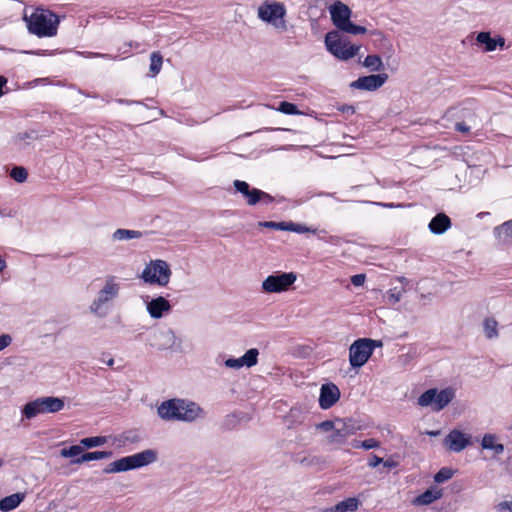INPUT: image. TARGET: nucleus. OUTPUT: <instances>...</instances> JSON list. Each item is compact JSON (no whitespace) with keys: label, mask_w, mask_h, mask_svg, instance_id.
I'll return each mask as SVG.
<instances>
[{"label":"nucleus","mask_w":512,"mask_h":512,"mask_svg":"<svg viewBox=\"0 0 512 512\" xmlns=\"http://www.w3.org/2000/svg\"><path fill=\"white\" fill-rule=\"evenodd\" d=\"M158 415L165 421H181L191 423L203 418L205 412L196 402L188 399L172 398L163 401L157 408Z\"/></svg>","instance_id":"f257e3e1"},{"label":"nucleus","mask_w":512,"mask_h":512,"mask_svg":"<svg viewBox=\"0 0 512 512\" xmlns=\"http://www.w3.org/2000/svg\"><path fill=\"white\" fill-rule=\"evenodd\" d=\"M28 31L38 37H53L57 34L59 17L48 9L37 8L29 17H24Z\"/></svg>","instance_id":"f03ea898"},{"label":"nucleus","mask_w":512,"mask_h":512,"mask_svg":"<svg viewBox=\"0 0 512 512\" xmlns=\"http://www.w3.org/2000/svg\"><path fill=\"white\" fill-rule=\"evenodd\" d=\"M157 460V452L153 449H146L139 453L122 457L110 464L104 469L103 473H120L133 469H138L147 466Z\"/></svg>","instance_id":"7ed1b4c3"},{"label":"nucleus","mask_w":512,"mask_h":512,"mask_svg":"<svg viewBox=\"0 0 512 512\" xmlns=\"http://www.w3.org/2000/svg\"><path fill=\"white\" fill-rule=\"evenodd\" d=\"M65 406L62 398L47 396L40 397L26 403L22 408V416L26 419H33L39 414L56 413Z\"/></svg>","instance_id":"20e7f679"},{"label":"nucleus","mask_w":512,"mask_h":512,"mask_svg":"<svg viewBox=\"0 0 512 512\" xmlns=\"http://www.w3.org/2000/svg\"><path fill=\"white\" fill-rule=\"evenodd\" d=\"M325 45L327 50L340 60L351 59L360 50V46L350 44L347 39L341 38L338 31H331L326 34Z\"/></svg>","instance_id":"39448f33"},{"label":"nucleus","mask_w":512,"mask_h":512,"mask_svg":"<svg viewBox=\"0 0 512 512\" xmlns=\"http://www.w3.org/2000/svg\"><path fill=\"white\" fill-rule=\"evenodd\" d=\"M286 7L282 2H268L265 1L258 8V17L269 24H272L276 29L281 31L287 30V22L285 20Z\"/></svg>","instance_id":"423d86ee"},{"label":"nucleus","mask_w":512,"mask_h":512,"mask_svg":"<svg viewBox=\"0 0 512 512\" xmlns=\"http://www.w3.org/2000/svg\"><path fill=\"white\" fill-rule=\"evenodd\" d=\"M120 285L116 282L114 276L106 278L104 287L98 292L97 297L90 305V311L98 316H106L105 305L118 297Z\"/></svg>","instance_id":"0eeeda50"},{"label":"nucleus","mask_w":512,"mask_h":512,"mask_svg":"<svg viewBox=\"0 0 512 512\" xmlns=\"http://www.w3.org/2000/svg\"><path fill=\"white\" fill-rule=\"evenodd\" d=\"M455 397L453 388L448 387L438 391L436 388H430L422 393L417 403L421 407L432 406L434 411L444 409Z\"/></svg>","instance_id":"6e6552de"},{"label":"nucleus","mask_w":512,"mask_h":512,"mask_svg":"<svg viewBox=\"0 0 512 512\" xmlns=\"http://www.w3.org/2000/svg\"><path fill=\"white\" fill-rule=\"evenodd\" d=\"M171 269L164 260L151 261L142 271L141 278L145 283L166 286L169 283Z\"/></svg>","instance_id":"1a4fd4ad"},{"label":"nucleus","mask_w":512,"mask_h":512,"mask_svg":"<svg viewBox=\"0 0 512 512\" xmlns=\"http://www.w3.org/2000/svg\"><path fill=\"white\" fill-rule=\"evenodd\" d=\"M148 345L159 351L178 349L181 345L174 331L170 328H158L153 330L147 339Z\"/></svg>","instance_id":"9d476101"},{"label":"nucleus","mask_w":512,"mask_h":512,"mask_svg":"<svg viewBox=\"0 0 512 512\" xmlns=\"http://www.w3.org/2000/svg\"><path fill=\"white\" fill-rule=\"evenodd\" d=\"M296 279L294 272H275L265 278L262 289L266 293H280L288 290Z\"/></svg>","instance_id":"9b49d317"},{"label":"nucleus","mask_w":512,"mask_h":512,"mask_svg":"<svg viewBox=\"0 0 512 512\" xmlns=\"http://www.w3.org/2000/svg\"><path fill=\"white\" fill-rule=\"evenodd\" d=\"M368 338H360L352 343L349 348V362L353 368H361L371 357V346Z\"/></svg>","instance_id":"f8f14e48"},{"label":"nucleus","mask_w":512,"mask_h":512,"mask_svg":"<svg viewBox=\"0 0 512 512\" xmlns=\"http://www.w3.org/2000/svg\"><path fill=\"white\" fill-rule=\"evenodd\" d=\"M387 80L388 75L386 73L371 74L359 77L350 84V87L359 90L375 91L382 87Z\"/></svg>","instance_id":"ddd939ff"},{"label":"nucleus","mask_w":512,"mask_h":512,"mask_svg":"<svg viewBox=\"0 0 512 512\" xmlns=\"http://www.w3.org/2000/svg\"><path fill=\"white\" fill-rule=\"evenodd\" d=\"M340 398V390L333 383H326L321 386L319 406L326 410L331 408Z\"/></svg>","instance_id":"4468645a"},{"label":"nucleus","mask_w":512,"mask_h":512,"mask_svg":"<svg viewBox=\"0 0 512 512\" xmlns=\"http://www.w3.org/2000/svg\"><path fill=\"white\" fill-rule=\"evenodd\" d=\"M259 352L256 348L249 349L240 358H229L225 360L224 364L228 368L240 369L244 366L250 368L257 364Z\"/></svg>","instance_id":"2eb2a0df"},{"label":"nucleus","mask_w":512,"mask_h":512,"mask_svg":"<svg viewBox=\"0 0 512 512\" xmlns=\"http://www.w3.org/2000/svg\"><path fill=\"white\" fill-rule=\"evenodd\" d=\"M329 10L332 22L339 30L350 21L351 10L346 4L337 1Z\"/></svg>","instance_id":"dca6fc26"},{"label":"nucleus","mask_w":512,"mask_h":512,"mask_svg":"<svg viewBox=\"0 0 512 512\" xmlns=\"http://www.w3.org/2000/svg\"><path fill=\"white\" fill-rule=\"evenodd\" d=\"M146 308L151 318L160 319L171 311L172 306L166 298L158 296L147 301Z\"/></svg>","instance_id":"f3484780"},{"label":"nucleus","mask_w":512,"mask_h":512,"mask_svg":"<svg viewBox=\"0 0 512 512\" xmlns=\"http://www.w3.org/2000/svg\"><path fill=\"white\" fill-rule=\"evenodd\" d=\"M445 442L449 444V449L454 452H461L467 446L471 445V436L466 435L459 430H452L445 438Z\"/></svg>","instance_id":"a211bd4d"},{"label":"nucleus","mask_w":512,"mask_h":512,"mask_svg":"<svg viewBox=\"0 0 512 512\" xmlns=\"http://www.w3.org/2000/svg\"><path fill=\"white\" fill-rule=\"evenodd\" d=\"M233 186L236 192H239L244 198H246L248 205L255 206L259 203V196H261L260 189L250 188V185L242 180H234Z\"/></svg>","instance_id":"6ab92c4d"},{"label":"nucleus","mask_w":512,"mask_h":512,"mask_svg":"<svg viewBox=\"0 0 512 512\" xmlns=\"http://www.w3.org/2000/svg\"><path fill=\"white\" fill-rule=\"evenodd\" d=\"M451 227V219L443 212L437 213L429 222L428 228L432 234L442 235Z\"/></svg>","instance_id":"aec40b11"},{"label":"nucleus","mask_w":512,"mask_h":512,"mask_svg":"<svg viewBox=\"0 0 512 512\" xmlns=\"http://www.w3.org/2000/svg\"><path fill=\"white\" fill-rule=\"evenodd\" d=\"M443 496L442 489L435 486L430 487L422 494L414 498L412 503L417 506L429 505Z\"/></svg>","instance_id":"412c9836"},{"label":"nucleus","mask_w":512,"mask_h":512,"mask_svg":"<svg viewBox=\"0 0 512 512\" xmlns=\"http://www.w3.org/2000/svg\"><path fill=\"white\" fill-rule=\"evenodd\" d=\"M498 436L496 434H484L481 440V447L484 450L493 451L494 456L501 455L504 452V445L497 442Z\"/></svg>","instance_id":"4be33fe9"},{"label":"nucleus","mask_w":512,"mask_h":512,"mask_svg":"<svg viewBox=\"0 0 512 512\" xmlns=\"http://www.w3.org/2000/svg\"><path fill=\"white\" fill-rule=\"evenodd\" d=\"M25 499L24 493H14L0 500V510L9 512L16 509Z\"/></svg>","instance_id":"5701e85b"},{"label":"nucleus","mask_w":512,"mask_h":512,"mask_svg":"<svg viewBox=\"0 0 512 512\" xmlns=\"http://www.w3.org/2000/svg\"><path fill=\"white\" fill-rule=\"evenodd\" d=\"M112 451H93V452H82L80 457L71 460V464L80 465L84 462L106 459L112 457Z\"/></svg>","instance_id":"b1692460"},{"label":"nucleus","mask_w":512,"mask_h":512,"mask_svg":"<svg viewBox=\"0 0 512 512\" xmlns=\"http://www.w3.org/2000/svg\"><path fill=\"white\" fill-rule=\"evenodd\" d=\"M360 502L357 498H347L333 507L327 508L324 512H348L357 510Z\"/></svg>","instance_id":"393cba45"},{"label":"nucleus","mask_w":512,"mask_h":512,"mask_svg":"<svg viewBox=\"0 0 512 512\" xmlns=\"http://www.w3.org/2000/svg\"><path fill=\"white\" fill-rule=\"evenodd\" d=\"M336 423L347 436L355 434L362 429V425L353 418L337 419Z\"/></svg>","instance_id":"a878e982"},{"label":"nucleus","mask_w":512,"mask_h":512,"mask_svg":"<svg viewBox=\"0 0 512 512\" xmlns=\"http://www.w3.org/2000/svg\"><path fill=\"white\" fill-rule=\"evenodd\" d=\"M362 64L373 72H380L384 70L383 61L377 54L367 55Z\"/></svg>","instance_id":"bb28decb"},{"label":"nucleus","mask_w":512,"mask_h":512,"mask_svg":"<svg viewBox=\"0 0 512 512\" xmlns=\"http://www.w3.org/2000/svg\"><path fill=\"white\" fill-rule=\"evenodd\" d=\"M477 44L483 45L485 51L492 52L495 50V40L491 37L490 32L482 31L476 36Z\"/></svg>","instance_id":"cd10ccee"},{"label":"nucleus","mask_w":512,"mask_h":512,"mask_svg":"<svg viewBox=\"0 0 512 512\" xmlns=\"http://www.w3.org/2000/svg\"><path fill=\"white\" fill-rule=\"evenodd\" d=\"M143 233L141 231L136 230H128V229H117L113 233V239L114 240H129V239H135V238H141Z\"/></svg>","instance_id":"c85d7f7f"},{"label":"nucleus","mask_w":512,"mask_h":512,"mask_svg":"<svg viewBox=\"0 0 512 512\" xmlns=\"http://www.w3.org/2000/svg\"><path fill=\"white\" fill-rule=\"evenodd\" d=\"M108 440V437L106 436H93V437H86L82 438L80 440V444L83 446V448H94L104 445Z\"/></svg>","instance_id":"c756f323"},{"label":"nucleus","mask_w":512,"mask_h":512,"mask_svg":"<svg viewBox=\"0 0 512 512\" xmlns=\"http://www.w3.org/2000/svg\"><path fill=\"white\" fill-rule=\"evenodd\" d=\"M163 57L160 52H153L150 55V72L152 76L157 75L162 67Z\"/></svg>","instance_id":"7c9ffc66"},{"label":"nucleus","mask_w":512,"mask_h":512,"mask_svg":"<svg viewBox=\"0 0 512 512\" xmlns=\"http://www.w3.org/2000/svg\"><path fill=\"white\" fill-rule=\"evenodd\" d=\"M84 448L81 444L79 445H72L69 448H63L60 451V455L64 458H77L82 455Z\"/></svg>","instance_id":"2f4dec72"},{"label":"nucleus","mask_w":512,"mask_h":512,"mask_svg":"<svg viewBox=\"0 0 512 512\" xmlns=\"http://www.w3.org/2000/svg\"><path fill=\"white\" fill-rule=\"evenodd\" d=\"M347 437L348 436L338 426L336 429H334L332 434H330L327 437V441H328L329 444L341 445V444H344L346 442Z\"/></svg>","instance_id":"473e14b6"},{"label":"nucleus","mask_w":512,"mask_h":512,"mask_svg":"<svg viewBox=\"0 0 512 512\" xmlns=\"http://www.w3.org/2000/svg\"><path fill=\"white\" fill-rule=\"evenodd\" d=\"M10 177L18 183H23L27 180L28 172L22 166H14L11 169Z\"/></svg>","instance_id":"72a5a7b5"},{"label":"nucleus","mask_w":512,"mask_h":512,"mask_svg":"<svg viewBox=\"0 0 512 512\" xmlns=\"http://www.w3.org/2000/svg\"><path fill=\"white\" fill-rule=\"evenodd\" d=\"M497 321L492 318H487L484 321V331L486 334V337L489 339H492L498 335L497 331Z\"/></svg>","instance_id":"f704fd0d"},{"label":"nucleus","mask_w":512,"mask_h":512,"mask_svg":"<svg viewBox=\"0 0 512 512\" xmlns=\"http://www.w3.org/2000/svg\"><path fill=\"white\" fill-rule=\"evenodd\" d=\"M494 233L497 237L499 238H502V235H504V241L507 239V238H511L512 237V225L510 223V220L509 221H506L504 222L502 225L500 226H497L495 229H494Z\"/></svg>","instance_id":"c9c22d12"},{"label":"nucleus","mask_w":512,"mask_h":512,"mask_svg":"<svg viewBox=\"0 0 512 512\" xmlns=\"http://www.w3.org/2000/svg\"><path fill=\"white\" fill-rule=\"evenodd\" d=\"M454 475V471L448 467H442L435 475L434 482L443 483L450 480Z\"/></svg>","instance_id":"e433bc0d"},{"label":"nucleus","mask_w":512,"mask_h":512,"mask_svg":"<svg viewBox=\"0 0 512 512\" xmlns=\"http://www.w3.org/2000/svg\"><path fill=\"white\" fill-rule=\"evenodd\" d=\"M340 30L353 35L365 34L367 31L364 26L354 24L351 20L347 22Z\"/></svg>","instance_id":"4c0bfd02"},{"label":"nucleus","mask_w":512,"mask_h":512,"mask_svg":"<svg viewBox=\"0 0 512 512\" xmlns=\"http://www.w3.org/2000/svg\"><path fill=\"white\" fill-rule=\"evenodd\" d=\"M278 111L286 114V115H297L300 114L298 107L291 102L282 101L279 104V107L277 109Z\"/></svg>","instance_id":"58836bf2"},{"label":"nucleus","mask_w":512,"mask_h":512,"mask_svg":"<svg viewBox=\"0 0 512 512\" xmlns=\"http://www.w3.org/2000/svg\"><path fill=\"white\" fill-rule=\"evenodd\" d=\"M259 225L265 228L288 231V222L263 221Z\"/></svg>","instance_id":"ea45409f"},{"label":"nucleus","mask_w":512,"mask_h":512,"mask_svg":"<svg viewBox=\"0 0 512 512\" xmlns=\"http://www.w3.org/2000/svg\"><path fill=\"white\" fill-rule=\"evenodd\" d=\"M39 138V134L35 130H30L22 133H18L16 136L17 141H25L27 139L36 140Z\"/></svg>","instance_id":"a19ab883"},{"label":"nucleus","mask_w":512,"mask_h":512,"mask_svg":"<svg viewBox=\"0 0 512 512\" xmlns=\"http://www.w3.org/2000/svg\"><path fill=\"white\" fill-rule=\"evenodd\" d=\"M288 231L296 232V233H306V232H310L311 229L304 225H301V224H297L294 222H288Z\"/></svg>","instance_id":"79ce46f5"},{"label":"nucleus","mask_w":512,"mask_h":512,"mask_svg":"<svg viewBox=\"0 0 512 512\" xmlns=\"http://www.w3.org/2000/svg\"><path fill=\"white\" fill-rule=\"evenodd\" d=\"M402 297V292L400 290H397L396 288L390 289L388 291V301L391 304H395L400 301Z\"/></svg>","instance_id":"37998d69"},{"label":"nucleus","mask_w":512,"mask_h":512,"mask_svg":"<svg viewBox=\"0 0 512 512\" xmlns=\"http://www.w3.org/2000/svg\"><path fill=\"white\" fill-rule=\"evenodd\" d=\"M316 428L324 432H329L335 429V422L332 420H325L317 424Z\"/></svg>","instance_id":"c03bdc74"},{"label":"nucleus","mask_w":512,"mask_h":512,"mask_svg":"<svg viewBox=\"0 0 512 512\" xmlns=\"http://www.w3.org/2000/svg\"><path fill=\"white\" fill-rule=\"evenodd\" d=\"M380 445L379 441L373 439V438H370V439H366L364 441L361 442L360 446L362 449H365V450H370V449H374V448H378Z\"/></svg>","instance_id":"a18cd8bd"},{"label":"nucleus","mask_w":512,"mask_h":512,"mask_svg":"<svg viewBox=\"0 0 512 512\" xmlns=\"http://www.w3.org/2000/svg\"><path fill=\"white\" fill-rule=\"evenodd\" d=\"M12 343V337L9 334L0 335V351L7 348Z\"/></svg>","instance_id":"49530a36"},{"label":"nucleus","mask_w":512,"mask_h":512,"mask_svg":"<svg viewBox=\"0 0 512 512\" xmlns=\"http://www.w3.org/2000/svg\"><path fill=\"white\" fill-rule=\"evenodd\" d=\"M496 509L498 512H512V501H503L500 502Z\"/></svg>","instance_id":"de8ad7c7"},{"label":"nucleus","mask_w":512,"mask_h":512,"mask_svg":"<svg viewBox=\"0 0 512 512\" xmlns=\"http://www.w3.org/2000/svg\"><path fill=\"white\" fill-rule=\"evenodd\" d=\"M365 279H366V276L365 274H355L351 277V283L354 285V286H361L364 284L365 282Z\"/></svg>","instance_id":"09e8293b"},{"label":"nucleus","mask_w":512,"mask_h":512,"mask_svg":"<svg viewBox=\"0 0 512 512\" xmlns=\"http://www.w3.org/2000/svg\"><path fill=\"white\" fill-rule=\"evenodd\" d=\"M274 201V197L270 194L264 192L261 190V196H259V203L262 202L263 204H270Z\"/></svg>","instance_id":"8fccbe9b"},{"label":"nucleus","mask_w":512,"mask_h":512,"mask_svg":"<svg viewBox=\"0 0 512 512\" xmlns=\"http://www.w3.org/2000/svg\"><path fill=\"white\" fill-rule=\"evenodd\" d=\"M383 462V459L373 454L368 462V466L371 468L377 467L379 464Z\"/></svg>","instance_id":"3c124183"},{"label":"nucleus","mask_w":512,"mask_h":512,"mask_svg":"<svg viewBox=\"0 0 512 512\" xmlns=\"http://www.w3.org/2000/svg\"><path fill=\"white\" fill-rule=\"evenodd\" d=\"M455 130L461 133H468L470 131V126L465 122H457L455 124Z\"/></svg>","instance_id":"603ef678"},{"label":"nucleus","mask_w":512,"mask_h":512,"mask_svg":"<svg viewBox=\"0 0 512 512\" xmlns=\"http://www.w3.org/2000/svg\"><path fill=\"white\" fill-rule=\"evenodd\" d=\"M117 103L119 104H123V105H134V104H137V105H142L143 103L141 101H137V100H128V99H123V98H118L115 100Z\"/></svg>","instance_id":"864d4df0"},{"label":"nucleus","mask_w":512,"mask_h":512,"mask_svg":"<svg viewBox=\"0 0 512 512\" xmlns=\"http://www.w3.org/2000/svg\"><path fill=\"white\" fill-rule=\"evenodd\" d=\"M124 439L126 441L131 442V443H134V442L139 441L140 438H139V436L137 434L132 433V432H128L127 435H124Z\"/></svg>","instance_id":"5fc2aeb1"},{"label":"nucleus","mask_w":512,"mask_h":512,"mask_svg":"<svg viewBox=\"0 0 512 512\" xmlns=\"http://www.w3.org/2000/svg\"><path fill=\"white\" fill-rule=\"evenodd\" d=\"M16 215V211L12 209H0V216L2 217H14Z\"/></svg>","instance_id":"6e6d98bb"},{"label":"nucleus","mask_w":512,"mask_h":512,"mask_svg":"<svg viewBox=\"0 0 512 512\" xmlns=\"http://www.w3.org/2000/svg\"><path fill=\"white\" fill-rule=\"evenodd\" d=\"M495 40V49L499 47L500 49H503L505 46V39L502 36H497L494 38Z\"/></svg>","instance_id":"4d7b16f0"},{"label":"nucleus","mask_w":512,"mask_h":512,"mask_svg":"<svg viewBox=\"0 0 512 512\" xmlns=\"http://www.w3.org/2000/svg\"><path fill=\"white\" fill-rule=\"evenodd\" d=\"M368 345L371 346V353H373V350L375 347H381L382 346V342L380 340H373V339H370L368 338Z\"/></svg>","instance_id":"13d9d810"},{"label":"nucleus","mask_w":512,"mask_h":512,"mask_svg":"<svg viewBox=\"0 0 512 512\" xmlns=\"http://www.w3.org/2000/svg\"><path fill=\"white\" fill-rule=\"evenodd\" d=\"M343 113H349V114H354L355 113V108L351 105H344L342 106V108L340 109Z\"/></svg>","instance_id":"bf43d9fd"},{"label":"nucleus","mask_w":512,"mask_h":512,"mask_svg":"<svg viewBox=\"0 0 512 512\" xmlns=\"http://www.w3.org/2000/svg\"><path fill=\"white\" fill-rule=\"evenodd\" d=\"M105 356H106V354H105V353H103V354H102L101 361H102V362H104V363H106V364H107L108 366H110V367H111V366H113V364H114V359H113L112 357H110L109 359H105Z\"/></svg>","instance_id":"052dcab7"},{"label":"nucleus","mask_w":512,"mask_h":512,"mask_svg":"<svg viewBox=\"0 0 512 512\" xmlns=\"http://www.w3.org/2000/svg\"><path fill=\"white\" fill-rule=\"evenodd\" d=\"M7 84V78L0 76V97L3 95V87Z\"/></svg>","instance_id":"680f3d73"},{"label":"nucleus","mask_w":512,"mask_h":512,"mask_svg":"<svg viewBox=\"0 0 512 512\" xmlns=\"http://www.w3.org/2000/svg\"><path fill=\"white\" fill-rule=\"evenodd\" d=\"M382 463L387 468H394V467L397 466V463L395 461H393V460H386V461L383 460Z\"/></svg>","instance_id":"e2e57ef3"},{"label":"nucleus","mask_w":512,"mask_h":512,"mask_svg":"<svg viewBox=\"0 0 512 512\" xmlns=\"http://www.w3.org/2000/svg\"><path fill=\"white\" fill-rule=\"evenodd\" d=\"M7 267L5 260L0 257V272H2Z\"/></svg>","instance_id":"0e129e2a"},{"label":"nucleus","mask_w":512,"mask_h":512,"mask_svg":"<svg viewBox=\"0 0 512 512\" xmlns=\"http://www.w3.org/2000/svg\"><path fill=\"white\" fill-rule=\"evenodd\" d=\"M235 418H236V414L228 415V416L226 417V420H225V425H226L228 422H232Z\"/></svg>","instance_id":"69168bd1"},{"label":"nucleus","mask_w":512,"mask_h":512,"mask_svg":"<svg viewBox=\"0 0 512 512\" xmlns=\"http://www.w3.org/2000/svg\"><path fill=\"white\" fill-rule=\"evenodd\" d=\"M361 442H362V441L354 440V441L352 442V446H353L354 448H361V446H360Z\"/></svg>","instance_id":"338daca9"},{"label":"nucleus","mask_w":512,"mask_h":512,"mask_svg":"<svg viewBox=\"0 0 512 512\" xmlns=\"http://www.w3.org/2000/svg\"><path fill=\"white\" fill-rule=\"evenodd\" d=\"M315 459H316V458H313V459L309 460V461L307 462V465H310V464L314 463V460H315Z\"/></svg>","instance_id":"774afa93"}]
</instances>
